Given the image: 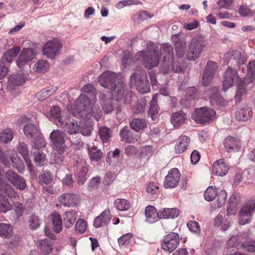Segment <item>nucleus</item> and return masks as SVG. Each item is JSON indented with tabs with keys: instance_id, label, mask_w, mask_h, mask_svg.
I'll return each mask as SVG.
<instances>
[{
	"instance_id": "nucleus-24",
	"label": "nucleus",
	"mask_w": 255,
	"mask_h": 255,
	"mask_svg": "<svg viewBox=\"0 0 255 255\" xmlns=\"http://www.w3.org/2000/svg\"><path fill=\"white\" fill-rule=\"evenodd\" d=\"M195 97L196 90L194 88L189 89L186 95L181 99V105L186 108L194 105Z\"/></svg>"
},
{
	"instance_id": "nucleus-51",
	"label": "nucleus",
	"mask_w": 255,
	"mask_h": 255,
	"mask_svg": "<svg viewBox=\"0 0 255 255\" xmlns=\"http://www.w3.org/2000/svg\"><path fill=\"white\" fill-rule=\"evenodd\" d=\"M12 209L8 199L0 193V212L6 213Z\"/></svg>"
},
{
	"instance_id": "nucleus-40",
	"label": "nucleus",
	"mask_w": 255,
	"mask_h": 255,
	"mask_svg": "<svg viewBox=\"0 0 255 255\" xmlns=\"http://www.w3.org/2000/svg\"><path fill=\"white\" fill-rule=\"evenodd\" d=\"M0 190L10 199H15L18 197L17 193L14 188L6 182L2 185L1 188H0Z\"/></svg>"
},
{
	"instance_id": "nucleus-14",
	"label": "nucleus",
	"mask_w": 255,
	"mask_h": 255,
	"mask_svg": "<svg viewBox=\"0 0 255 255\" xmlns=\"http://www.w3.org/2000/svg\"><path fill=\"white\" fill-rule=\"evenodd\" d=\"M217 69V63L214 61H209L205 67L202 77V83L204 86H208L212 81Z\"/></svg>"
},
{
	"instance_id": "nucleus-27",
	"label": "nucleus",
	"mask_w": 255,
	"mask_h": 255,
	"mask_svg": "<svg viewBox=\"0 0 255 255\" xmlns=\"http://www.w3.org/2000/svg\"><path fill=\"white\" fill-rule=\"evenodd\" d=\"M158 94H155L153 95L152 99L150 102L149 109L148 111V116L150 117L153 121H155L157 119L158 116Z\"/></svg>"
},
{
	"instance_id": "nucleus-26",
	"label": "nucleus",
	"mask_w": 255,
	"mask_h": 255,
	"mask_svg": "<svg viewBox=\"0 0 255 255\" xmlns=\"http://www.w3.org/2000/svg\"><path fill=\"white\" fill-rule=\"evenodd\" d=\"M190 139L186 135L180 136L177 139L175 146V151L177 154L183 152L187 148L189 143Z\"/></svg>"
},
{
	"instance_id": "nucleus-17",
	"label": "nucleus",
	"mask_w": 255,
	"mask_h": 255,
	"mask_svg": "<svg viewBox=\"0 0 255 255\" xmlns=\"http://www.w3.org/2000/svg\"><path fill=\"white\" fill-rule=\"evenodd\" d=\"M58 200L64 207H73L77 205L79 198L75 194L67 193L60 196Z\"/></svg>"
},
{
	"instance_id": "nucleus-22",
	"label": "nucleus",
	"mask_w": 255,
	"mask_h": 255,
	"mask_svg": "<svg viewBox=\"0 0 255 255\" xmlns=\"http://www.w3.org/2000/svg\"><path fill=\"white\" fill-rule=\"evenodd\" d=\"M229 168L224 162V159L215 161L213 165V173L216 175L223 176L228 172Z\"/></svg>"
},
{
	"instance_id": "nucleus-58",
	"label": "nucleus",
	"mask_w": 255,
	"mask_h": 255,
	"mask_svg": "<svg viewBox=\"0 0 255 255\" xmlns=\"http://www.w3.org/2000/svg\"><path fill=\"white\" fill-rule=\"evenodd\" d=\"M13 138V133L10 128H6L0 133V140L4 143H7Z\"/></svg>"
},
{
	"instance_id": "nucleus-45",
	"label": "nucleus",
	"mask_w": 255,
	"mask_h": 255,
	"mask_svg": "<svg viewBox=\"0 0 255 255\" xmlns=\"http://www.w3.org/2000/svg\"><path fill=\"white\" fill-rule=\"evenodd\" d=\"M102 100V109L106 114L111 113L114 108V103L111 99H106L105 95H102L101 97Z\"/></svg>"
},
{
	"instance_id": "nucleus-35",
	"label": "nucleus",
	"mask_w": 255,
	"mask_h": 255,
	"mask_svg": "<svg viewBox=\"0 0 255 255\" xmlns=\"http://www.w3.org/2000/svg\"><path fill=\"white\" fill-rule=\"evenodd\" d=\"M160 54L163 56V59H173V48L171 45L168 43L162 44L160 46Z\"/></svg>"
},
{
	"instance_id": "nucleus-30",
	"label": "nucleus",
	"mask_w": 255,
	"mask_h": 255,
	"mask_svg": "<svg viewBox=\"0 0 255 255\" xmlns=\"http://www.w3.org/2000/svg\"><path fill=\"white\" fill-rule=\"evenodd\" d=\"M160 219H173L179 215V211L176 208H163L158 211Z\"/></svg>"
},
{
	"instance_id": "nucleus-59",
	"label": "nucleus",
	"mask_w": 255,
	"mask_h": 255,
	"mask_svg": "<svg viewBox=\"0 0 255 255\" xmlns=\"http://www.w3.org/2000/svg\"><path fill=\"white\" fill-rule=\"evenodd\" d=\"M99 133L103 142H107L111 136V130L105 126L100 127L99 129Z\"/></svg>"
},
{
	"instance_id": "nucleus-62",
	"label": "nucleus",
	"mask_w": 255,
	"mask_h": 255,
	"mask_svg": "<svg viewBox=\"0 0 255 255\" xmlns=\"http://www.w3.org/2000/svg\"><path fill=\"white\" fill-rule=\"evenodd\" d=\"M242 247L248 252H255V241H246L243 243Z\"/></svg>"
},
{
	"instance_id": "nucleus-8",
	"label": "nucleus",
	"mask_w": 255,
	"mask_h": 255,
	"mask_svg": "<svg viewBox=\"0 0 255 255\" xmlns=\"http://www.w3.org/2000/svg\"><path fill=\"white\" fill-rule=\"evenodd\" d=\"M65 136V133L58 129L53 130L50 135V138L52 143L60 152H63L66 147L64 140Z\"/></svg>"
},
{
	"instance_id": "nucleus-34",
	"label": "nucleus",
	"mask_w": 255,
	"mask_h": 255,
	"mask_svg": "<svg viewBox=\"0 0 255 255\" xmlns=\"http://www.w3.org/2000/svg\"><path fill=\"white\" fill-rule=\"evenodd\" d=\"M77 218V212L74 211H68L63 215L64 225L67 228L71 227Z\"/></svg>"
},
{
	"instance_id": "nucleus-31",
	"label": "nucleus",
	"mask_w": 255,
	"mask_h": 255,
	"mask_svg": "<svg viewBox=\"0 0 255 255\" xmlns=\"http://www.w3.org/2000/svg\"><path fill=\"white\" fill-rule=\"evenodd\" d=\"M145 215L147 221L149 223H154L159 218L158 212H157L155 208L152 206H148L145 208Z\"/></svg>"
},
{
	"instance_id": "nucleus-57",
	"label": "nucleus",
	"mask_w": 255,
	"mask_h": 255,
	"mask_svg": "<svg viewBox=\"0 0 255 255\" xmlns=\"http://www.w3.org/2000/svg\"><path fill=\"white\" fill-rule=\"evenodd\" d=\"M39 183L41 185H48L53 180V175L49 171H45L39 176Z\"/></svg>"
},
{
	"instance_id": "nucleus-20",
	"label": "nucleus",
	"mask_w": 255,
	"mask_h": 255,
	"mask_svg": "<svg viewBox=\"0 0 255 255\" xmlns=\"http://www.w3.org/2000/svg\"><path fill=\"white\" fill-rule=\"evenodd\" d=\"M225 58L227 59L229 58V62L232 64L237 65L238 66L244 64L245 62L244 57H242L241 52L237 50L228 52L225 55Z\"/></svg>"
},
{
	"instance_id": "nucleus-2",
	"label": "nucleus",
	"mask_w": 255,
	"mask_h": 255,
	"mask_svg": "<svg viewBox=\"0 0 255 255\" xmlns=\"http://www.w3.org/2000/svg\"><path fill=\"white\" fill-rule=\"evenodd\" d=\"M134 57L137 61L142 62L145 67L150 69L159 64L160 57L158 50L153 48L139 51Z\"/></svg>"
},
{
	"instance_id": "nucleus-12",
	"label": "nucleus",
	"mask_w": 255,
	"mask_h": 255,
	"mask_svg": "<svg viewBox=\"0 0 255 255\" xmlns=\"http://www.w3.org/2000/svg\"><path fill=\"white\" fill-rule=\"evenodd\" d=\"M180 173L177 168L170 169L164 179L163 186L166 188H173L176 187L179 181Z\"/></svg>"
},
{
	"instance_id": "nucleus-48",
	"label": "nucleus",
	"mask_w": 255,
	"mask_h": 255,
	"mask_svg": "<svg viewBox=\"0 0 255 255\" xmlns=\"http://www.w3.org/2000/svg\"><path fill=\"white\" fill-rule=\"evenodd\" d=\"M82 91L84 94L86 93L89 94L90 100L92 102H94V100L96 99L97 91L93 85L87 84L85 85L82 88ZM86 96H87V95ZM87 97L88 98V96Z\"/></svg>"
},
{
	"instance_id": "nucleus-6",
	"label": "nucleus",
	"mask_w": 255,
	"mask_h": 255,
	"mask_svg": "<svg viewBox=\"0 0 255 255\" xmlns=\"http://www.w3.org/2000/svg\"><path fill=\"white\" fill-rule=\"evenodd\" d=\"M62 47L61 42L58 39H53L44 44L42 54L49 58L54 59L59 54Z\"/></svg>"
},
{
	"instance_id": "nucleus-10",
	"label": "nucleus",
	"mask_w": 255,
	"mask_h": 255,
	"mask_svg": "<svg viewBox=\"0 0 255 255\" xmlns=\"http://www.w3.org/2000/svg\"><path fill=\"white\" fill-rule=\"evenodd\" d=\"M239 79L237 71L235 69L229 67L226 71L224 75L223 90L226 91L233 85L237 83L239 81Z\"/></svg>"
},
{
	"instance_id": "nucleus-63",
	"label": "nucleus",
	"mask_w": 255,
	"mask_h": 255,
	"mask_svg": "<svg viewBox=\"0 0 255 255\" xmlns=\"http://www.w3.org/2000/svg\"><path fill=\"white\" fill-rule=\"evenodd\" d=\"M210 103L213 105H217L220 106H224L226 105V102L224 99L219 95L214 96L213 94L211 96V99Z\"/></svg>"
},
{
	"instance_id": "nucleus-60",
	"label": "nucleus",
	"mask_w": 255,
	"mask_h": 255,
	"mask_svg": "<svg viewBox=\"0 0 255 255\" xmlns=\"http://www.w3.org/2000/svg\"><path fill=\"white\" fill-rule=\"evenodd\" d=\"M65 129L67 132L72 134L76 133L79 129V126L77 123L70 122L66 123L65 126Z\"/></svg>"
},
{
	"instance_id": "nucleus-46",
	"label": "nucleus",
	"mask_w": 255,
	"mask_h": 255,
	"mask_svg": "<svg viewBox=\"0 0 255 255\" xmlns=\"http://www.w3.org/2000/svg\"><path fill=\"white\" fill-rule=\"evenodd\" d=\"M29 228L32 230H35L40 227L41 223V219L35 213L32 214L29 217L28 220Z\"/></svg>"
},
{
	"instance_id": "nucleus-36",
	"label": "nucleus",
	"mask_w": 255,
	"mask_h": 255,
	"mask_svg": "<svg viewBox=\"0 0 255 255\" xmlns=\"http://www.w3.org/2000/svg\"><path fill=\"white\" fill-rule=\"evenodd\" d=\"M50 120L56 122L57 126H62L64 122L60 116V109L59 107L53 106L50 110Z\"/></svg>"
},
{
	"instance_id": "nucleus-39",
	"label": "nucleus",
	"mask_w": 255,
	"mask_h": 255,
	"mask_svg": "<svg viewBox=\"0 0 255 255\" xmlns=\"http://www.w3.org/2000/svg\"><path fill=\"white\" fill-rule=\"evenodd\" d=\"M240 202V197L236 194H233L230 198L229 205L227 209V214H234L237 210V206Z\"/></svg>"
},
{
	"instance_id": "nucleus-50",
	"label": "nucleus",
	"mask_w": 255,
	"mask_h": 255,
	"mask_svg": "<svg viewBox=\"0 0 255 255\" xmlns=\"http://www.w3.org/2000/svg\"><path fill=\"white\" fill-rule=\"evenodd\" d=\"M130 126L135 131H138L146 126V123L144 120L135 119L130 123Z\"/></svg>"
},
{
	"instance_id": "nucleus-47",
	"label": "nucleus",
	"mask_w": 255,
	"mask_h": 255,
	"mask_svg": "<svg viewBox=\"0 0 255 255\" xmlns=\"http://www.w3.org/2000/svg\"><path fill=\"white\" fill-rule=\"evenodd\" d=\"M31 138H32L31 145L33 148L39 149L45 146V142L40 132Z\"/></svg>"
},
{
	"instance_id": "nucleus-42",
	"label": "nucleus",
	"mask_w": 255,
	"mask_h": 255,
	"mask_svg": "<svg viewBox=\"0 0 255 255\" xmlns=\"http://www.w3.org/2000/svg\"><path fill=\"white\" fill-rule=\"evenodd\" d=\"M120 134L122 140L127 142H132L135 140L132 132L127 127L122 129Z\"/></svg>"
},
{
	"instance_id": "nucleus-11",
	"label": "nucleus",
	"mask_w": 255,
	"mask_h": 255,
	"mask_svg": "<svg viewBox=\"0 0 255 255\" xmlns=\"http://www.w3.org/2000/svg\"><path fill=\"white\" fill-rule=\"evenodd\" d=\"M179 244L178 234L176 233H171L165 237L162 245V248L164 251L171 253L176 249Z\"/></svg>"
},
{
	"instance_id": "nucleus-56",
	"label": "nucleus",
	"mask_w": 255,
	"mask_h": 255,
	"mask_svg": "<svg viewBox=\"0 0 255 255\" xmlns=\"http://www.w3.org/2000/svg\"><path fill=\"white\" fill-rule=\"evenodd\" d=\"M115 204L117 209L121 211L128 210L130 207L128 201L124 199H118L115 201Z\"/></svg>"
},
{
	"instance_id": "nucleus-38",
	"label": "nucleus",
	"mask_w": 255,
	"mask_h": 255,
	"mask_svg": "<svg viewBox=\"0 0 255 255\" xmlns=\"http://www.w3.org/2000/svg\"><path fill=\"white\" fill-rule=\"evenodd\" d=\"M37 247L45 255L50 254L53 250L52 242L47 239L38 241Z\"/></svg>"
},
{
	"instance_id": "nucleus-29",
	"label": "nucleus",
	"mask_w": 255,
	"mask_h": 255,
	"mask_svg": "<svg viewBox=\"0 0 255 255\" xmlns=\"http://www.w3.org/2000/svg\"><path fill=\"white\" fill-rule=\"evenodd\" d=\"M87 150L91 160L99 161L102 158L103 152L95 145L88 144Z\"/></svg>"
},
{
	"instance_id": "nucleus-5",
	"label": "nucleus",
	"mask_w": 255,
	"mask_h": 255,
	"mask_svg": "<svg viewBox=\"0 0 255 255\" xmlns=\"http://www.w3.org/2000/svg\"><path fill=\"white\" fill-rule=\"evenodd\" d=\"M216 112L212 109L202 107L196 109L192 113V118L197 123L201 124L209 123L213 121Z\"/></svg>"
},
{
	"instance_id": "nucleus-1",
	"label": "nucleus",
	"mask_w": 255,
	"mask_h": 255,
	"mask_svg": "<svg viewBox=\"0 0 255 255\" xmlns=\"http://www.w3.org/2000/svg\"><path fill=\"white\" fill-rule=\"evenodd\" d=\"M93 102L85 95L81 94L76 101V110L81 117L86 119H89L93 116L98 121L102 113L99 107H93Z\"/></svg>"
},
{
	"instance_id": "nucleus-44",
	"label": "nucleus",
	"mask_w": 255,
	"mask_h": 255,
	"mask_svg": "<svg viewBox=\"0 0 255 255\" xmlns=\"http://www.w3.org/2000/svg\"><path fill=\"white\" fill-rule=\"evenodd\" d=\"M23 131L27 138H32L39 134V131L37 126L32 124H29L26 125L23 128Z\"/></svg>"
},
{
	"instance_id": "nucleus-55",
	"label": "nucleus",
	"mask_w": 255,
	"mask_h": 255,
	"mask_svg": "<svg viewBox=\"0 0 255 255\" xmlns=\"http://www.w3.org/2000/svg\"><path fill=\"white\" fill-rule=\"evenodd\" d=\"M34 161L37 166L41 167L44 165L46 160V155L42 152L37 151L33 153Z\"/></svg>"
},
{
	"instance_id": "nucleus-43",
	"label": "nucleus",
	"mask_w": 255,
	"mask_h": 255,
	"mask_svg": "<svg viewBox=\"0 0 255 255\" xmlns=\"http://www.w3.org/2000/svg\"><path fill=\"white\" fill-rule=\"evenodd\" d=\"M49 68V63L47 60H40L34 64L33 70L37 73L46 72Z\"/></svg>"
},
{
	"instance_id": "nucleus-33",
	"label": "nucleus",
	"mask_w": 255,
	"mask_h": 255,
	"mask_svg": "<svg viewBox=\"0 0 255 255\" xmlns=\"http://www.w3.org/2000/svg\"><path fill=\"white\" fill-rule=\"evenodd\" d=\"M14 154L10 150L3 151L0 154V162L6 167H10L13 162Z\"/></svg>"
},
{
	"instance_id": "nucleus-16",
	"label": "nucleus",
	"mask_w": 255,
	"mask_h": 255,
	"mask_svg": "<svg viewBox=\"0 0 255 255\" xmlns=\"http://www.w3.org/2000/svg\"><path fill=\"white\" fill-rule=\"evenodd\" d=\"M125 87L124 81L122 79H119L111 87L112 96L114 99L119 101L123 99L125 92Z\"/></svg>"
},
{
	"instance_id": "nucleus-21",
	"label": "nucleus",
	"mask_w": 255,
	"mask_h": 255,
	"mask_svg": "<svg viewBox=\"0 0 255 255\" xmlns=\"http://www.w3.org/2000/svg\"><path fill=\"white\" fill-rule=\"evenodd\" d=\"M253 115L252 109L247 105L238 109L236 117V119L241 121L246 122L250 120Z\"/></svg>"
},
{
	"instance_id": "nucleus-3",
	"label": "nucleus",
	"mask_w": 255,
	"mask_h": 255,
	"mask_svg": "<svg viewBox=\"0 0 255 255\" xmlns=\"http://www.w3.org/2000/svg\"><path fill=\"white\" fill-rule=\"evenodd\" d=\"M206 44V41L202 36L194 37L188 46L187 59L189 61L196 60L200 56Z\"/></svg>"
},
{
	"instance_id": "nucleus-4",
	"label": "nucleus",
	"mask_w": 255,
	"mask_h": 255,
	"mask_svg": "<svg viewBox=\"0 0 255 255\" xmlns=\"http://www.w3.org/2000/svg\"><path fill=\"white\" fill-rule=\"evenodd\" d=\"M130 84L134 85L138 92L141 94L150 91V85L145 72H135L130 77Z\"/></svg>"
},
{
	"instance_id": "nucleus-18",
	"label": "nucleus",
	"mask_w": 255,
	"mask_h": 255,
	"mask_svg": "<svg viewBox=\"0 0 255 255\" xmlns=\"http://www.w3.org/2000/svg\"><path fill=\"white\" fill-rule=\"evenodd\" d=\"M187 119V115L182 110L172 113L170 122L174 128H177L184 124Z\"/></svg>"
},
{
	"instance_id": "nucleus-28",
	"label": "nucleus",
	"mask_w": 255,
	"mask_h": 255,
	"mask_svg": "<svg viewBox=\"0 0 255 255\" xmlns=\"http://www.w3.org/2000/svg\"><path fill=\"white\" fill-rule=\"evenodd\" d=\"M224 146L229 152L238 150L240 147L239 140L236 137L229 136L225 139Z\"/></svg>"
},
{
	"instance_id": "nucleus-61",
	"label": "nucleus",
	"mask_w": 255,
	"mask_h": 255,
	"mask_svg": "<svg viewBox=\"0 0 255 255\" xmlns=\"http://www.w3.org/2000/svg\"><path fill=\"white\" fill-rule=\"evenodd\" d=\"M87 226V223L84 220L79 219L75 224L76 230L80 233H83L86 231Z\"/></svg>"
},
{
	"instance_id": "nucleus-13",
	"label": "nucleus",
	"mask_w": 255,
	"mask_h": 255,
	"mask_svg": "<svg viewBox=\"0 0 255 255\" xmlns=\"http://www.w3.org/2000/svg\"><path fill=\"white\" fill-rule=\"evenodd\" d=\"M119 79V78L115 73L107 71L100 76L98 78V82L102 87L105 88H108L110 86H111V87H113L114 84Z\"/></svg>"
},
{
	"instance_id": "nucleus-23",
	"label": "nucleus",
	"mask_w": 255,
	"mask_h": 255,
	"mask_svg": "<svg viewBox=\"0 0 255 255\" xmlns=\"http://www.w3.org/2000/svg\"><path fill=\"white\" fill-rule=\"evenodd\" d=\"M110 220L111 217L109 211L105 210L95 219L93 225L95 228L103 227L108 225Z\"/></svg>"
},
{
	"instance_id": "nucleus-64",
	"label": "nucleus",
	"mask_w": 255,
	"mask_h": 255,
	"mask_svg": "<svg viewBox=\"0 0 255 255\" xmlns=\"http://www.w3.org/2000/svg\"><path fill=\"white\" fill-rule=\"evenodd\" d=\"M248 76L251 80L255 78V62H250L248 65Z\"/></svg>"
},
{
	"instance_id": "nucleus-37",
	"label": "nucleus",
	"mask_w": 255,
	"mask_h": 255,
	"mask_svg": "<svg viewBox=\"0 0 255 255\" xmlns=\"http://www.w3.org/2000/svg\"><path fill=\"white\" fill-rule=\"evenodd\" d=\"M51 220L54 231L56 233H59L62 229V219L61 215L56 212L52 214Z\"/></svg>"
},
{
	"instance_id": "nucleus-52",
	"label": "nucleus",
	"mask_w": 255,
	"mask_h": 255,
	"mask_svg": "<svg viewBox=\"0 0 255 255\" xmlns=\"http://www.w3.org/2000/svg\"><path fill=\"white\" fill-rule=\"evenodd\" d=\"M54 93V90L52 88H44L36 94V97L39 101H43Z\"/></svg>"
},
{
	"instance_id": "nucleus-25",
	"label": "nucleus",
	"mask_w": 255,
	"mask_h": 255,
	"mask_svg": "<svg viewBox=\"0 0 255 255\" xmlns=\"http://www.w3.org/2000/svg\"><path fill=\"white\" fill-rule=\"evenodd\" d=\"M17 150L24 159L28 170L31 171L32 166L29 157V150L27 145L24 142H19L17 147Z\"/></svg>"
},
{
	"instance_id": "nucleus-32",
	"label": "nucleus",
	"mask_w": 255,
	"mask_h": 255,
	"mask_svg": "<svg viewBox=\"0 0 255 255\" xmlns=\"http://www.w3.org/2000/svg\"><path fill=\"white\" fill-rule=\"evenodd\" d=\"M255 212V199L246 202L241 208L240 213L252 217Z\"/></svg>"
},
{
	"instance_id": "nucleus-54",
	"label": "nucleus",
	"mask_w": 255,
	"mask_h": 255,
	"mask_svg": "<svg viewBox=\"0 0 255 255\" xmlns=\"http://www.w3.org/2000/svg\"><path fill=\"white\" fill-rule=\"evenodd\" d=\"M218 195V191L216 188H213V186L209 187L204 193L205 199L210 202L213 201Z\"/></svg>"
},
{
	"instance_id": "nucleus-49",
	"label": "nucleus",
	"mask_w": 255,
	"mask_h": 255,
	"mask_svg": "<svg viewBox=\"0 0 255 255\" xmlns=\"http://www.w3.org/2000/svg\"><path fill=\"white\" fill-rule=\"evenodd\" d=\"M12 227L9 224L0 223V237L9 238L12 235Z\"/></svg>"
},
{
	"instance_id": "nucleus-19",
	"label": "nucleus",
	"mask_w": 255,
	"mask_h": 255,
	"mask_svg": "<svg viewBox=\"0 0 255 255\" xmlns=\"http://www.w3.org/2000/svg\"><path fill=\"white\" fill-rule=\"evenodd\" d=\"M173 59H163L162 65L160 68V70L164 74H168L172 71L175 72H180L182 70L181 66L177 65L176 67L173 65Z\"/></svg>"
},
{
	"instance_id": "nucleus-15",
	"label": "nucleus",
	"mask_w": 255,
	"mask_h": 255,
	"mask_svg": "<svg viewBox=\"0 0 255 255\" xmlns=\"http://www.w3.org/2000/svg\"><path fill=\"white\" fill-rule=\"evenodd\" d=\"M36 54L33 48H23L19 55L16 63L19 67H22L25 64L30 62Z\"/></svg>"
},
{
	"instance_id": "nucleus-9",
	"label": "nucleus",
	"mask_w": 255,
	"mask_h": 255,
	"mask_svg": "<svg viewBox=\"0 0 255 255\" xmlns=\"http://www.w3.org/2000/svg\"><path fill=\"white\" fill-rule=\"evenodd\" d=\"M173 44L175 47L176 55L179 58H182L186 50V38L180 33L173 34L171 36Z\"/></svg>"
},
{
	"instance_id": "nucleus-53",
	"label": "nucleus",
	"mask_w": 255,
	"mask_h": 255,
	"mask_svg": "<svg viewBox=\"0 0 255 255\" xmlns=\"http://www.w3.org/2000/svg\"><path fill=\"white\" fill-rule=\"evenodd\" d=\"M8 82L13 86H19L25 82V79L22 75L18 74L9 77Z\"/></svg>"
},
{
	"instance_id": "nucleus-41",
	"label": "nucleus",
	"mask_w": 255,
	"mask_h": 255,
	"mask_svg": "<svg viewBox=\"0 0 255 255\" xmlns=\"http://www.w3.org/2000/svg\"><path fill=\"white\" fill-rule=\"evenodd\" d=\"M20 48L18 46H15L4 52L2 57L3 61L9 62L18 54L19 52Z\"/></svg>"
},
{
	"instance_id": "nucleus-7",
	"label": "nucleus",
	"mask_w": 255,
	"mask_h": 255,
	"mask_svg": "<svg viewBox=\"0 0 255 255\" xmlns=\"http://www.w3.org/2000/svg\"><path fill=\"white\" fill-rule=\"evenodd\" d=\"M5 177L18 190L22 191L27 187L25 178L11 170L6 171Z\"/></svg>"
}]
</instances>
